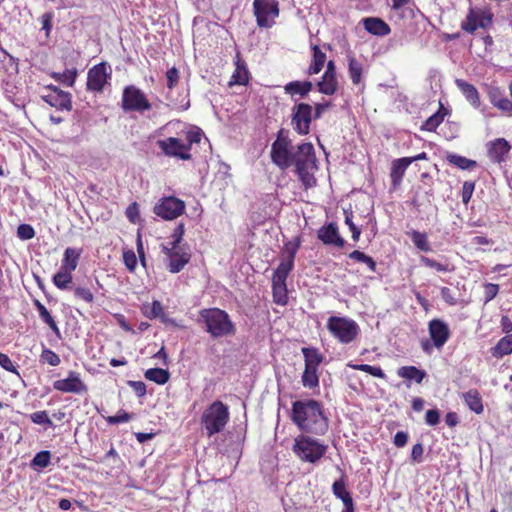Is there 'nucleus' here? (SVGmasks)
I'll list each match as a JSON object with an SVG mask.
<instances>
[{
    "mask_svg": "<svg viewBox=\"0 0 512 512\" xmlns=\"http://www.w3.org/2000/svg\"><path fill=\"white\" fill-rule=\"evenodd\" d=\"M462 399L464 400L465 404L468 406V408L476 413V414H482L484 411V404L483 399L480 394V392L472 388L462 394Z\"/></svg>",
    "mask_w": 512,
    "mask_h": 512,
    "instance_id": "nucleus-29",
    "label": "nucleus"
},
{
    "mask_svg": "<svg viewBox=\"0 0 512 512\" xmlns=\"http://www.w3.org/2000/svg\"><path fill=\"white\" fill-rule=\"evenodd\" d=\"M53 388L62 393L82 394L87 392V386L76 371H70L67 378L56 380Z\"/></svg>",
    "mask_w": 512,
    "mask_h": 512,
    "instance_id": "nucleus-16",
    "label": "nucleus"
},
{
    "mask_svg": "<svg viewBox=\"0 0 512 512\" xmlns=\"http://www.w3.org/2000/svg\"><path fill=\"white\" fill-rule=\"evenodd\" d=\"M420 262L425 267L435 269L438 272H448V271H450V268H449L448 264L440 263V262H438V261H436V260H434L432 258L426 257V256H421L420 257Z\"/></svg>",
    "mask_w": 512,
    "mask_h": 512,
    "instance_id": "nucleus-53",
    "label": "nucleus"
},
{
    "mask_svg": "<svg viewBox=\"0 0 512 512\" xmlns=\"http://www.w3.org/2000/svg\"><path fill=\"white\" fill-rule=\"evenodd\" d=\"M510 149V144L504 138H497L487 144L488 157L495 163L504 162Z\"/></svg>",
    "mask_w": 512,
    "mask_h": 512,
    "instance_id": "nucleus-20",
    "label": "nucleus"
},
{
    "mask_svg": "<svg viewBox=\"0 0 512 512\" xmlns=\"http://www.w3.org/2000/svg\"><path fill=\"white\" fill-rule=\"evenodd\" d=\"M318 91L324 95H334L338 90L337 76L323 74L317 83Z\"/></svg>",
    "mask_w": 512,
    "mask_h": 512,
    "instance_id": "nucleus-34",
    "label": "nucleus"
},
{
    "mask_svg": "<svg viewBox=\"0 0 512 512\" xmlns=\"http://www.w3.org/2000/svg\"><path fill=\"white\" fill-rule=\"evenodd\" d=\"M446 160L449 164L454 165L455 167L461 170H468L476 167L477 163L474 160L468 159L464 156L458 154H448L446 156Z\"/></svg>",
    "mask_w": 512,
    "mask_h": 512,
    "instance_id": "nucleus-43",
    "label": "nucleus"
},
{
    "mask_svg": "<svg viewBox=\"0 0 512 512\" xmlns=\"http://www.w3.org/2000/svg\"><path fill=\"white\" fill-rule=\"evenodd\" d=\"M30 419L35 424L47 425L49 427L53 426V422L50 419L48 412L45 410L32 413L30 415Z\"/></svg>",
    "mask_w": 512,
    "mask_h": 512,
    "instance_id": "nucleus-54",
    "label": "nucleus"
},
{
    "mask_svg": "<svg viewBox=\"0 0 512 512\" xmlns=\"http://www.w3.org/2000/svg\"><path fill=\"white\" fill-rule=\"evenodd\" d=\"M290 272L276 268L272 275V296L274 303L284 306L288 303L286 280Z\"/></svg>",
    "mask_w": 512,
    "mask_h": 512,
    "instance_id": "nucleus-15",
    "label": "nucleus"
},
{
    "mask_svg": "<svg viewBox=\"0 0 512 512\" xmlns=\"http://www.w3.org/2000/svg\"><path fill=\"white\" fill-rule=\"evenodd\" d=\"M166 79H167V88L172 90L174 89L180 80V73L179 70L176 67H172L167 70L166 72Z\"/></svg>",
    "mask_w": 512,
    "mask_h": 512,
    "instance_id": "nucleus-56",
    "label": "nucleus"
},
{
    "mask_svg": "<svg viewBox=\"0 0 512 512\" xmlns=\"http://www.w3.org/2000/svg\"><path fill=\"white\" fill-rule=\"evenodd\" d=\"M346 486L347 484L345 476L342 475V477L339 480H336L333 483L332 492L336 498L340 499L343 502V505L345 507L344 512H354L353 499L350 493L348 492Z\"/></svg>",
    "mask_w": 512,
    "mask_h": 512,
    "instance_id": "nucleus-22",
    "label": "nucleus"
},
{
    "mask_svg": "<svg viewBox=\"0 0 512 512\" xmlns=\"http://www.w3.org/2000/svg\"><path fill=\"white\" fill-rule=\"evenodd\" d=\"M290 418L300 431L317 436L325 435L329 428L323 405L314 399L292 403Z\"/></svg>",
    "mask_w": 512,
    "mask_h": 512,
    "instance_id": "nucleus-2",
    "label": "nucleus"
},
{
    "mask_svg": "<svg viewBox=\"0 0 512 512\" xmlns=\"http://www.w3.org/2000/svg\"><path fill=\"white\" fill-rule=\"evenodd\" d=\"M205 330L214 338L234 335L236 328L229 314L219 308H207L200 311Z\"/></svg>",
    "mask_w": 512,
    "mask_h": 512,
    "instance_id": "nucleus-4",
    "label": "nucleus"
},
{
    "mask_svg": "<svg viewBox=\"0 0 512 512\" xmlns=\"http://www.w3.org/2000/svg\"><path fill=\"white\" fill-rule=\"evenodd\" d=\"M202 133L200 129L189 130L185 133L184 140L177 137H168L158 141L161 151L169 157H176L181 160H190V150L193 144L201 141Z\"/></svg>",
    "mask_w": 512,
    "mask_h": 512,
    "instance_id": "nucleus-3",
    "label": "nucleus"
},
{
    "mask_svg": "<svg viewBox=\"0 0 512 512\" xmlns=\"http://www.w3.org/2000/svg\"><path fill=\"white\" fill-rule=\"evenodd\" d=\"M491 354L497 359L512 354V334L502 337L497 344L491 348Z\"/></svg>",
    "mask_w": 512,
    "mask_h": 512,
    "instance_id": "nucleus-33",
    "label": "nucleus"
},
{
    "mask_svg": "<svg viewBox=\"0 0 512 512\" xmlns=\"http://www.w3.org/2000/svg\"><path fill=\"white\" fill-rule=\"evenodd\" d=\"M144 315L149 319L160 318L161 322L166 325L177 326L176 321L169 318L165 313L160 301L154 300L150 306H144Z\"/></svg>",
    "mask_w": 512,
    "mask_h": 512,
    "instance_id": "nucleus-26",
    "label": "nucleus"
},
{
    "mask_svg": "<svg viewBox=\"0 0 512 512\" xmlns=\"http://www.w3.org/2000/svg\"><path fill=\"white\" fill-rule=\"evenodd\" d=\"M318 368L305 366L302 374V384L304 387L313 389L319 385Z\"/></svg>",
    "mask_w": 512,
    "mask_h": 512,
    "instance_id": "nucleus-45",
    "label": "nucleus"
},
{
    "mask_svg": "<svg viewBox=\"0 0 512 512\" xmlns=\"http://www.w3.org/2000/svg\"><path fill=\"white\" fill-rule=\"evenodd\" d=\"M123 261L130 272H134L137 266V257L133 250L123 251Z\"/></svg>",
    "mask_w": 512,
    "mask_h": 512,
    "instance_id": "nucleus-57",
    "label": "nucleus"
},
{
    "mask_svg": "<svg viewBox=\"0 0 512 512\" xmlns=\"http://www.w3.org/2000/svg\"><path fill=\"white\" fill-rule=\"evenodd\" d=\"M348 73L354 85H359L362 80L363 64L352 54L347 56Z\"/></svg>",
    "mask_w": 512,
    "mask_h": 512,
    "instance_id": "nucleus-35",
    "label": "nucleus"
},
{
    "mask_svg": "<svg viewBox=\"0 0 512 512\" xmlns=\"http://www.w3.org/2000/svg\"><path fill=\"white\" fill-rule=\"evenodd\" d=\"M40 361L50 366H58L61 363L59 355L49 348H43L40 354Z\"/></svg>",
    "mask_w": 512,
    "mask_h": 512,
    "instance_id": "nucleus-50",
    "label": "nucleus"
},
{
    "mask_svg": "<svg viewBox=\"0 0 512 512\" xmlns=\"http://www.w3.org/2000/svg\"><path fill=\"white\" fill-rule=\"evenodd\" d=\"M397 375L408 381H414L417 384H421L426 377V372L422 369L417 368L413 365L402 366L397 369Z\"/></svg>",
    "mask_w": 512,
    "mask_h": 512,
    "instance_id": "nucleus-31",
    "label": "nucleus"
},
{
    "mask_svg": "<svg viewBox=\"0 0 512 512\" xmlns=\"http://www.w3.org/2000/svg\"><path fill=\"white\" fill-rule=\"evenodd\" d=\"M185 234V226L183 223H179L173 230L170 238L171 242L167 244L169 247H182L181 243Z\"/></svg>",
    "mask_w": 512,
    "mask_h": 512,
    "instance_id": "nucleus-51",
    "label": "nucleus"
},
{
    "mask_svg": "<svg viewBox=\"0 0 512 512\" xmlns=\"http://www.w3.org/2000/svg\"><path fill=\"white\" fill-rule=\"evenodd\" d=\"M133 415L127 413L125 410L120 409L116 415L106 417V421L109 424L125 423L132 419Z\"/></svg>",
    "mask_w": 512,
    "mask_h": 512,
    "instance_id": "nucleus-55",
    "label": "nucleus"
},
{
    "mask_svg": "<svg viewBox=\"0 0 512 512\" xmlns=\"http://www.w3.org/2000/svg\"><path fill=\"white\" fill-rule=\"evenodd\" d=\"M408 236L411 238V241L415 245V247L422 252H431L432 248L430 242L428 240V236L425 232H420L417 230H412L407 232Z\"/></svg>",
    "mask_w": 512,
    "mask_h": 512,
    "instance_id": "nucleus-41",
    "label": "nucleus"
},
{
    "mask_svg": "<svg viewBox=\"0 0 512 512\" xmlns=\"http://www.w3.org/2000/svg\"><path fill=\"white\" fill-rule=\"evenodd\" d=\"M302 244L301 235L295 236L290 241L284 243L281 250V261L278 265V269L291 272L294 268V261L298 250Z\"/></svg>",
    "mask_w": 512,
    "mask_h": 512,
    "instance_id": "nucleus-17",
    "label": "nucleus"
},
{
    "mask_svg": "<svg viewBox=\"0 0 512 512\" xmlns=\"http://www.w3.org/2000/svg\"><path fill=\"white\" fill-rule=\"evenodd\" d=\"M235 70L231 76L229 85H247L250 79V73L245 61L241 58L240 53L237 52L235 56Z\"/></svg>",
    "mask_w": 512,
    "mask_h": 512,
    "instance_id": "nucleus-24",
    "label": "nucleus"
},
{
    "mask_svg": "<svg viewBox=\"0 0 512 512\" xmlns=\"http://www.w3.org/2000/svg\"><path fill=\"white\" fill-rule=\"evenodd\" d=\"M33 304L39 313L40 319L49 326L56 336H60L59 327L48 309L39 300H34Z\"/></svg>",
    "mask_w": 512,
    "mask_h": 512,
    "instance_id": "nucleus-36",
    "label": "nucleus"
},
{
    "mask_svg": "<svg viewBox=\"0 0 512 512\" xmlns=\"http://www.w3.org/2000/svg\"><path fill=\"white\" fill-rule=\"evenodd\" d=\"M186 209L183 200L175 196H165L158 200L153 208V213L166 221H172L180 217Z\"/></svg>",
    "mask_w": 512,
    "mask_h": 512,
    "instance_id": "nucleus-10",
    "label": "nucleus"
},
{
    "mask_svg": "<svg viewBox=\"0 0 512 512\" xmlns=\"http://www.w3.org/2000/svg\"><path fill=\"white\" fill-rule=\"evenodd\" d=\"M33 304L39 313L40 319L49 326L56 336H60L59 327L48 309L39 300H34Z\"/></svg>",
    "mask_w": 512,
    "mask_h": 512,
    "instance_id": "nucleus-37",
    "label": "nucleus"
},
{
    "mask_svg": "<svg viewBox=\"0 0 512 512\" xmlns=\"http://www.w3.org/2000/svg\"><path fill=\"white\" fill-rule=\"evenodd\" d=\"M51 453L48 450L38 452L31 461L33 468H46L50 464Z\"/></svg>",
    "mask_w": 512,
    "mask_h": 512,
    "instance_id": "nucleus-49",
    "label": "nucleus"
},
{
    "mask_svg": "<svg viewBox=\"0 0 512 512\" xmlns=\"http://www.w3.org/2000/svg\"><path fill=\"white\" fill-rule=\"evenodd\" d=\"M112 77L110 65L102 61L92 66L87 72L86 89L92 93H103Z\"/></svg>",
    "mask_w": 512,
    "mask_h": 512,
    "instance_id": "nucleus-9",
    "label": "nucleus"
},
{
    "mask_svg": "<svg viewBox=\"0 0 512 512\" xmlns=\"http://www.w3.org/2000/svg\"><path fill=\"white\" fill-rule=\"evenodd\" d=\"M313 89L311 81H291L284 86L286 94L294 97L299 95L301 98L306 97Z\"/></svg>",
    "mask_w": 512,
    "mask_h": 512,
    "instance_id": "nucleus-30",
    "label": "nucleus"
},
{
    "mask_svg": "<svg viewBox=\"0 0 512 512\" xmlns=\"http://www.w3.org/2000/svg\"><path fill=\"white\" fill-rule=\"evenodd\" d=\"M74 295L76 298L85 301L86 303H92L94 301V295L89 288L76 287L74 289Z\"/></svg>",
    "mask_w": 512,
    "mask_h": 512,
    "instance_id": "nucleus-59",
    "label": "nucleus"
},
{
    "mask_svg": "<svg viewBox=\"0 0 512 512\" xmlns=\"http://www.w3.org/2000/svg\"><path fill=\"white\" fill-rule=\"evenodd\" d=\"M312 51V62L307 70V74L310 76L320 73L326 62V54L321 51L318 45L312 46Z\"/></svg>",
    "mask_w": 512,
    "mask_h": 512,
    "instance_id": "nucleus-32",
    "label": "nucleus"
},
{
    "mask_svg": "<svg viewBox=\"0 0 512 512\" xmlns=\"http://www.w3.org/2000/svg\"><path fill=\"white\" fill-rule=\"evenodd\" d=\"M229 420V407L220 400L213 401L201 415V425L208 437L222 432Z\"/></svg>",
    "mask_w": 512,
    "mask_h": 512,
    "instance_id": "nucleus-5",
    "label": "nucleus"
},
{
    "mask_svg": "<svg viewBox=\"0 0 512 512\" xmlns=\"http://www.w3.org/2000/svg\"><path fill=\"white\" fill-rule=\"evenodd\" d=\"M410 166V161L406 157L398 158L392 161L390 178L394 189L398 188L404 177L406 169Z\"/></svg>",
    "mask_w": 512,
    "mask_h": 512,
    "instance_id": "nucleus-25",
    "label": "nucleus"
},
{
    "mask_svg": "<svg viewBox=\"0 0 512 512\" xmlns=\"http://www.w3.org/2000/svg\"><path fill=\"white\" fill-rule=\"evenodd\" d=\"M499 292V285L494 283H487L484 286V302L488 303L493 300Z\"/></svg>",
    "mask_w": 512,
    "mask_h": 512,
    "instance_id": "nucleus-61",
    "label": "nucleus"
},
{
    "mask_svg": "<svg viewBox=\"0 0 512 512\" xmlns=\"http://www.w3.org/2000/svg\"><path fill=\"white\" fill-rule=\"evenodd\" d=\"M253 12L257 25L261 28H269L279 15V4L276 0H254Z\"/></svg>",
    "mask_w": 512,
    "mask_h": 512,
    "instance_id": "nucleus-12",
    "label": "nucleus"
},
{
    "mask_svg": "<svg viewBox=\"0 0 512 512\" xmlns=\"http://www.w3.org/2000/svg\"><path fill=\"white\" fill-rule=\"evenodd\" d=\"M17 236L21 240H30L35 236L34 228L29 224H20L17 228Z\"/></svg>",
    "mask_w": 512,
    "mask_h": 512,
    "instance_id": "nucleus-58",
    "label": "nucleus"
},
{
    "mask_svg": "<svg viewBox=\"0 0 512 512\" xmlns=\"http://www.w3.org/2000/svg\"><path fill=\"white\" fill-rule=\"evenodd\" d=\"M392 10H394L398 18L402 20H413L416 18V13L420 12L415 4L409 3V0L401 1L399 7L392 6Z\"/></svg>",
    "mask_w": 512,
    "mask_h": 512,
    "instance_id": "nucleus-39",
    "label": "nucleus"
},
{
    "mask_svg": "<svg viewBox=\"0 0 512 512\" xmlns=\"http://www.w3.org/2000/svg\"><path fill=\"white\" fill-rule=\"evenodd\" d=\"M455 84L473 107L478 108L480 106V95L473 84L463 79H456Z\"/></svg>",
    "mask_w": 512,
    "mask_h": 512,
    "instance_id": "nucleus-28",
    "label": "nucleus"
},
{
    "mask_svg": "<svg viewBox=\"0 0 512 512\" xmlns=\"http://www.w3.org/2000/svg\"><path fill=\"white\" fill-rule=\"evenodd\" d=\"M52 281L58 289L66 290L72 282V272L59 269V271L53 276Z\"/></svg>",
    "mask_w": 512,
    "mask_h": 512,
    "instance_id": "nucleus-47",
    "label": "nucleus"
},
{
    "mask_svg": "<svg viewBox=\"0 0 512 512\" xmlns=\"http://www.w3.org/2000/svg\"><path fill=\"white\" fill-rule=\"evenodd\" d=\"M487 96L494 107L504 113H507L509 116L512 115V101L504 96L501 88L492 85L489 86L487 89Z\"/></svg>",
    "mask_w": 512,
    "mask_h": 512,
    "instance_id": "nucleus-21",
    "label": "nucleus"
},
{
    "mask_svg": "<svg viewBox=\"0 0 512 512\" xmlns=\"http://www.w3.org/2000/svg\"><path fill=\"white\" fill-rule=\"evenodd\" d=\"M348 367H350V368H352L354 370H358V371H362V372L368 373L371 376L376 377V378L386 379V374L383 372V370L379 366H372V365H369V364H352V363H349Z\"/></svg>",
    "mask_w": 512,
    "mask_h": 512,
    "instance_id": "nucleus-46",
    "label": "nucleus"
},
{
    "mask_svg": "<svg viewBox=\"0 0 512 512\" xmlns=\"http://www.w3.org/2000/svg\"><path fill=\"white\" fill-rule=\"evenodd\" d=\"M429 336L433 345L440 349L450 338V329L448 325L441 319H432L428 323Z\"/></svg>",
    "mask_w": 512,
    "mask_h": 512,
    "instance_id": "nucleus-18",
    "label": "nucleus"
},
{
    "mask_svg": "<svg viewBox=\"0 0 512 512\" xmlns=\"http://www.w3.org/2000/svg\"><path fill=\"white\" fill-rule=\"evenodd\" d=\"M446 115V109L440 105L437 112L431 115L422 125V131L434 132L437 127L443 122Z\"/></svg>",
    "mask_w": 512,
    "mask_h": 512,
    "instance_id": "nucleus-40",
    "label": "nucleus"
},
{
    "mask_svg": "<svg viewBox=\"0 0 512 512\" xmlns=\"http://www.w3.org/2000/svg\"><path fill=\"white\" fill-rule=\"evenodd\" d=\"M365 30L375 36L383 37L391 33L390 26L379 17H366L362 19Z\"/></svg>",
    "mask_w": 512,
    "mask_h": 512,
    "instance_id": "nucleus-23",
    "label": "nucleus"
},
{
    "mask_svg": "<svg viewBox=\"0 0 512 512\" xmlns=\"http://www.w3.org/2000/svg\"><path fill=\"white\" fill-rule=\"evenodd\" d=\"M125 215L131 223L136 224L140 218L138 204L136 202L131 203L127 207Z\"/></svg>",
    "mask_w": 512,
    "mask_h": 512,
    "instance_id": "nucleus-62",
    "label": "nucleus"
},
{
    "mask_svg": "<svg viewBox=\"0 0 512 512\" xmlns=\"http://www.w3.org/2000/svg\"><path fill=\"white\" fill-rule=\"evenodd\" d=\"M76 77H77L76 69L66 70L62 74H58V73L54 74V78L56 80L62 82L64 85L69 86V87L74 85Z\"/></svg>",
    "mask_w": 512,
    "mask_h": 512,
    "instance_id": "nucleus-52",
    "label": "nucleus"
},
{
    "mask_svg": "<svg viewBox=\"0 0 512 512\" xmlns=\"http://www.w3.org/2000/svg\"><path fill=\"white\" fill-rule=\"evenodd\" d=\"M474 189H475V183L473 181H465L463 183L461 197H462V202L464 204L469 203V201L472 198Z\"/></svg>",
    "mask_w": 512,
    "mask_h": 512,
    "instance_id": "nucleus-60",
    "label": "nucleus"
},
{
    "mask_svg": "<svg viewBox=\"0 0 512 512\" xmlns=\"http://www.w3.org/2000/svg\"><path fill=\"white\" fill-rule=\"evenodd\" d=\"M332 107V102L326 101L323 103H316L313 107V118L320 119L322 115Z\"/></svg>",
    "mask_w": 512,
    "mask_h": 512,
    "instance_id": "nucleus-63",
    "label": "nucleus"
},
{
    "mask_svg": "<svg viewBox=\"0 0 512 512\" xmlns=\"http://www.w3.org/2000/svg\"><path fill=\"white\" fill-rule=\"evenodd\" d=\"M161 250L167 257L166 268L173 274L181 272L192 257L188 247H169L161 244Z\"/></svg>",
    "mask_w": 512,
    "mask_h": 512,
    "instance_id": "nucleus-13",
    "label": "nucleus"
},
{
    "mask_svg": "<svg viewBox=\"0 0 512 512\" xmlns=\"http://www.w3.org/2000/svg\"><path fill=\"white\" fill-rule=\"evenodd\" d=\"M348 257L352 260H355L360 263H364L368 266L370 271L375 272L376 271V262L375 260L366 255L364 252H361L359 250H354L351 253H349Z\"/></svg>",
    "mask_w": 512,
    "mask_h": 512,
    "instance_id": "nucleus-48",
    "label": "nucleus"
},
{
    "mask_svg": "<svg viewBox=\"0 0 512 512\" xmlns=\"http://www.w3.org/2000/svg\"><path fill=\"white\" fill-rule=\"evenodd\" d=\"M480 13L476 12L474 9H470L465 20L461 24V28L468 32L474 33L478 27H485L483 21L480 20Z\"/></svg>",
    "mask_w": 512,
    "mask_h": 512,
    "instance_id": "nucleus-38",
    "label": "nucleus"
},
{
    "mask_svg": "<svg viewBox=\"0 0 512 512\" xmlns=\"http://www.w3.org/2000/svg\"><path fill=\"white\" fill-rule=\"evenodd\" d=\"M328 446L313 439L309 435L300 434L294 439L292 450L302 461L309 463L318 462L327 452Z\"/></svg>",
    "mask_w": 512,
    "mask_h": 512,
    "instance_id": "nucleus-6",
    "label": "nucleus"
},
{
    "mask_svg": "<svg viewBox=\"0 0 512 512\" xmlns=\"http://www.w3.org/2000/svg\"><path fill=\"white\" fill-rule=\"evenodd\" d=\"M291 140L278 132L276 140L271 146V160L281 170H286L292 165L295 166V173L305 189L316 186L317 179L314 172L317 170V158L312 143L303 142L292 152L290 150Z\"/></svg>",
    "mask_w": 512,
    "mask_h": 512,
    "instance_id": "nucleus-1",
    "label": "nucleus"
},
{
    "mask_svg": "<svg viewBox=\"0 0 512 512\" xmlns=\"http://www.w3.org/2000/svg\"><path fill=\"white\" fill-rule=\"evenodd\" d=\"M0 366L8 372L18 374L17 368L13 364L10 357L7 354L1 353V352H0Z\"/></svg>",
    "mask_w": 512,
    "mask_h": 512,
    "instance_id": "nucleus-64",
    "label": "nucleus"
},
{
    "mask_svg": "<svg viewBox=\"0 0 512 512\" xmlns=\"http://www.w3.org/2000/svg\"><path fill=\"white\" fill-rule=\"evenodd\" d=\"M121 107L127 112L143 113L151 110L152 105L141 89L134 85H128L124 87L122 92Z\"/></svg>",
    "mask_w": 512,
    "mask_h": 512,
    "instance_id": "nucleus-8",
    "label": "nucleus"
},
{
    "mask_svg": "<svg viewBox=\"0 0 512 512\" xmlns=\"http://www.w3.org/2000/svg\"><path fill=\"white\" fill-rule=\"evenodd\" d=\"M313 119V106L310 104L301 102L293 106L291 110V125L297 134L301 136L308 135Z\"/></svg>",
    "mask_w": 512,
    "mask_h": 512,
    "instance_id": "nucleus-11",
    "label": "nucleus"
},
{
    "mask_svg": "<svg viewBox=\"0 0 512 512\" xmlns=\"http://www.w3.org/2000/svg\"><path fill=\"white\" fill-rule=\"evenodd\" d=\"M145 378L159 385H164L169 381L170 373L162 368H150L145 371Z\"/></svg>",
    "mask_w": 512,
    "mask_h": 512,
    "instance_id": "nucleus-42",
    "label": "nucleus"
},
{
    "mask_svg": "<svg viewBox=\"0 0 512 512\" xmlns=\"http://www.w3.org/2000/svg\"><path fill=\"white\" fill-rule=\"evenodd\" d=\"M302 353L304 355L305 366L318 368L322 363L323 357L318 349L304 347L302 348Z\"/></svg>",
    "mask_w": 512,
    "mask_h": 512,
    "instance_id": "nucleus-44",
    "label": "nucleus"
},
{
    "mask_svg": "<svg viewBox=\"0 0 512 512\" xmlns=\"http://www.w3.org/2000/svg\"><path fill=\"white\" fill-rule=\"evenodd\" d=\"M327 329L341 344L353 342L360 333L359 325L353 319L339 316L328 318Z\"/></svg>",
    "mask_w": 512,
    "mask_h": 512,
    "instance_id": "nucleus-7",
    "label": "nucleus"
},
{
    "mask_svg": "<svg viewBox=\"0 0 512 512\" xmlns=\"http://www.w3.org/2000/svg\"><path fill=\"white\" fill-rule=\"evenodd\" d=\"M317 237L325 245H332L342 248L345 245V240L340 236L337 224L330 222L319 228Z\"/></svg>",
    "mask_w": 512,
    "mask_h": 512,
    "instance_id": "nucleus-19",
    "label": "nucleus"
},
{
    "mask_svg": "<svg viewBox=\"0 0 512 512\" xmlns=\"http://www.w3.org/2000/svg\"><path fill=\"white\" fill-rule=\"evenodd\" d=\"M82 254L81 248L67 247L63 253L60 269L73 272L76 270Z\"/></svg>",
    "mask_w": 512,
    "mask_h": 512,
    "instance_id": "nucleus-27",
    "label": "nucleus"
},
{
    "mask_svg": "<svg viewBox=\"0 0 512 512\" xmlns=\"http://www.w3.org/2000/svg\"><path fill=\"white\" fill-rule=\"evenodd\" d=\"M46 90L47 93L41 96L44 102L58 110L71 111L72 100L69 92H65L53 85L47 86Z\"/></svg>",
    "mask_w": 512,
    "mask_h": 512,
    "instance_id": "nucleus-14",
    "label": "nucleus"
}]
</instances>
